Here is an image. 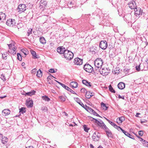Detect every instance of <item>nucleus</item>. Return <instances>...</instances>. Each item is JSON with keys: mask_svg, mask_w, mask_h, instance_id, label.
I'll return each instance as SVG.
<instances>
[{"mask_svg": "<svg viewBox=\"0 0 148 148\" xmlns=\"http://www.w3.org/2000/svg\"><path fill=\"white\" fill-rule=\"evenodd\" d=\"M114 127L116 129L119 131L120 130H121V131H122V130H123L119 126H117L116 125H115Z\"/></svg>", "mask_w": 148, "mask_h": 148, "instance_id": "obj_51", "label": "nucleus"}, {"mask_svg": "<svg viewBox=\"0 0 148 148\" xmlns=\"http://www.w3.org/2000/svg\"><path fill=\"white\" fill-rule=\"evenodd\" d=\"M114 127L116 129L119 131L120 130H121V131H122V130H123L119 126H117L116 125H115Z\"/></svg>", "mask_w": 148, "mask_h": 148, "instance_id": "obj_50", "label": "nucleus"}, {"mask_svg": "<svg viewBox=\"0 0 148 148\" xmlns=\"http://www.w3.org/2000/svg\"><path fill=\"white\" fill-rule=\"evenodd\" d=\"M9 50L8 51V52L12 54L13 55H14L16 53V48L15 47H13L12 48V47H9Z\"/></svg>", "mask_w": 148, "mask_h": 148, "instance_id": "obj_14", "label": "nucleus"}, {"mask_svg": "<svg viewBox=\"0 0 148 148\" xmlns=\"http://www.w3.org/2000/svg\"><path fill=\"white\" fill-rule=\"evenodd\" d=\"M92 114H93L94 115H95L97 116L100 117V116L95 111H94L92 113Z\"/></svg>", "mask_w": 148, "mask_h": 148, "instance_id": "obj_55", "label": "nucleus"}, {"mask_svg": "<svg viewBox=\"0 0 148 148\" xmlns=\"http://www.w3.org/2000/svg\"><path fill=\"white\" fill-rule=\"evenodd\" d=\"M35 92V91L34 90H31L30 92L25 93V95H28L31 96L32 95L34 94Z\"/></svg>", "mask_w": 148, "mask_h": 148, "instance_id": "obj_30", "label": "nucleus"}, {"mask_svg": "<svg viewBox=\"0 0 148 148\" xmlns=\"http://www.w3.org/2000/svg\"><path fill=\"white\" fill-rule=\"evenodd\" d=\"M81 91L82 92H85L86 91V90L85 89L83 88L81 89Z\"/></svg>", "mask_w": 148, "mask_h": 148, "instance_id": "obj_60", "label": "nucleus"}, {"mask_svg": "<svg viewBox=\"0 0 148 148\" xmlns=\"http://www.w3.org/2000/svg\"><path fill=\"white\" fill-rule=\"evenodd\" d=\"M42 74L41 71L40 69H39L37 73V76L38 77H41L42 76Z\"/></svg>", "mask_w": 148, "mask_h": 148, "instance_id": "obj_29", "label": "nucleus"}, {"mask_svg": "<svg viewBox=\"0 0 148 148\" xmlns=\"http://www.w3.org/2000/svg\"><path fill=\"white\" fill-rule=\"evenodd\" d=\"M2 143L4 144H6L8 142V139L6 137L4 136L1 139Z\"/></svg>", "mask_w": 148, "mask_h": 148, "instance_id": "obj_27", "label": "nucleus"}, {"mask_svg": "<svg viewBox=\"0 0 148 148\" xmlns=\"http://www.w3.org/2000/svg\"><path fill=\"white\" fill-rule=\"evenodd\" d=\"M103 63V62L102 60L100 58H97L94 61V64L96 70H97V69L99 68L100 69H101Z\"/></svg>", "mask_w": 148, "mask_h": 148, "instance_id": "obj_2", "label": "nucleus"}, {"mask_svg": "<svg viewBox=\"0 0 148 148\" xmlns=\"http://www.w3.org/2000/svg\"><path fill=\"white\" fill-rule=\"evenodd\" d=\"M106 119L108 122L114 127L116 124L114 122L110 121L107 119L106 118Z\"/></svg>", "mask_w": 148, "mask_h": 148, "instance_id": "obj_41", "label": "nucleus"}, {"mask_svg": "<svg viewBox=\"0 0 148 148\" xmlns=\"http://www.w3.org/2000/svg\"><path fill=\"white\" fill-rule=\"evenodd\" d=\"M125 120V118L123 116H121L118 118L117 119L116 121L117 123L119 124L122 123L123 121Z\"/></svg>", "mask_w": 148, "mask_h": 148, "instance_id": "obj_23", "label": "nucleus"}, {"mask_svg": "<svg viewBox=\"0 0 148 148\" xmlns=\"http://www.w3.org/2000/svg\"><path fill=\"white\" fill-rule=\"evenodd\" d=\"M71 87L73 88H76L77 87L78 84L77 82H72L70 83Z\"/></svg>", "mask_w": 148, "mask_h": 148, "instance_id": "obj_22", "label": "nucleus"}, {"mask_svg": "<svg viewBox=\"0 0 148 148\" xmlns=\"http://www.w3.org/2000/svg\"><path fill=\"white\" fill-rule=\"evenodd\" d=\"M74 100L75 101L78 103L80 105H81L82 107L84 108H85L86 105L84 104L78 98H74Z\"/></svg>", "mask_w": 148, "mask_h": 148, "instance_id": "obj_16", "label": "nucleus"}, {"mask_svg": "<svg viewBox=\"0 0 148 148\" xmlns=\"http://www.w3.org/2000/svg\"><path fill=\"white\" fill-rule=\"evenodd\" d=\"M142 143L144 146L148 147V142L147 141H144V142H142Z\"/></svg>", "mask_w": 148, "mask_h": 148, "instance_id": "obj_44", "label": "nucleus"}, {"mask_svg": "<svg viewBox=\"0 0 148 148\" xmlns=\"http://www.w3.org/2000/svg\"><path fill=\"white\" fill-rule=\"evenodd\" d=\"M104 130H105L107 135L108 137H112V134L110 130L108 128V127H106L104 129Z\"/></svg>", "mask_w": 148, "mask_h": 148, "instance_id": "obj_17", "label": "nucleus"}, {"mask_svg": "<svg viewBox=\"0 0 148 148\" xmlns=\"http://www.w3.org/2000/svg\"><path fill=\"white\" fill-rule=\"evenodd\" d=\"M118 98L119 99H124V96H121L120 95H118Z\"/></svg>", "mask_w": 148, "mask_h": 148, "instance_id": "obj_59", "label": "nucleus"}, {"mask_svg": "<svg viewBox=\"0 0 148 148\" xmlns=\"http://www.w3.org/2000/svg\"><path fill=\"white\" fill-rule=\"evenodd\" d=\"M26 6L25 4H21L18 6L17 10L18 12H22L26 10Z\"/></svg>", "mask_w": 148, "mask_h": 148, "instance_id": "obj_10", "label": "nucleus"}, {"mask_svg": "<svg viewBox=\"0 0 148 148\" xmlns=\"http://www.w3.org/2000/svg\"><path fill=\"white\" fill-rule=\"evenodd\" d=\"M84 70L87 72L91 73L92 71L93 68L89 64H85L84 66Z\"/></svg>", "mask_w": 148, "mask_h": 148, "instance_id": "obj_7", "label": "nucleus"}, {"mask_svg": "<svg viewBox=\"0 0 148 148\" xmlns=\"http://www.w3.org/2000/svg\"><path fill=\"white\" fill-rule=\"evenodd\" d=\"M64 47H58L57 48V52L60 54H64L66 51Z\"/></svg>", "mask_w": 148, "mask_h": 148, "instance_id": "obj_13", "label": "nucleus"}, {"mask_svg": "<svg viewBox=\"0 0 148 148\" xmlns=\"http://www.w3.org/2000/svg\"><path fill=\"white\" fill-rule=\"evenodd\" d=\"M2 58L3 59L6 60L7 58V53L6 52L4 53L3 54L2 53Z\"/></svg>", "mask_w": 148, "mask_h": 148, "instance_id": "obj_39", "label": "nucleus"}, {"mask_svg": "<svg viewBox=\"0 0 148 148\" xmlns=\"http://www.w3.org/2000/svg\"><path fill=\"white\" fill-rule=\"evenodd\" d=\"M64 57L68 60H71L73 57V54L71 51L67 50L64 54Z\"/></svg>", "mask_w": 148, "mask_h": 148, "instance_id": "obj_3", "label": "nucleus"}, {"mask_svg": "<svg viewBox=\"0 0 148 148\" xmlns=\"http://www.w3.org/2000/svg\"><path fill=\"white\" fill-rule=\"evenodd\" d=\"M135 14L136 16L139 15H141L143 13L142 10L140 8H136L134 10Z\"/></svg>", "mask_w": 148, "mask_h": 148, "instance_id": "obj_11", "label": "nucleus"}, {"mask_svg": "<svg viewBox=\"0 0 148 148\" xmlns=\"http://www.w3.org/2000/svg\"><path fill=\"white\" fill-rule=\"evenodd\" d=\"M40 41L41 43L43 44L46 43V41L45 38L43 37L40 38Z\"/></svg>", "mask_w": 148, "mask_h": 148, "instance_id": "obj_33", "label": "nucleus"}, {"mask_svg": "<svg viewBox=\"0 0 148 148\" xmlns=\"http://www.w3.org/2000/svg\"><path fill=\"white\" fill-rule=\"evenodd\" d=\"M82 63V60L78 58H75L74 60V64L77 65H81Z\"/></svg>", "mask_w": 148, "mask_h": 148, "instance_id": "obj_12", "label": "nucleus"}, {"mask_svg": "<svg viewBox=\"0 0 148 148\" xmlns=\"http://www.w3.org/2000/svg\"><path fill=\"white\" fill-rule=\"evenodd\" d=\"M91 119V120L93 121L97 126L102 128L104 130L106 127V126L101 120L99 119L98 120L92 118Z\"/></svg>", "mask_w": 148, "mask_h": 148, "instance_id": "obj_1", "label": "nucleus"}, {"mask_svg": "<svg viewBox=\"0 0 148 148\" xmlns=\"http://www.w3.org/2000/svg\"><path fill=\"white\" fill-rule=\"evenodd\" d=\"M110 70L109 68H104L100 69V73L103 76L107 75L110 72Z\"/></svg>", "mask_w": 148, "mask_h": 148, "instance_id": "obj_4", "label": "nucleus"}, {"mask_svg": "<svg viewBox=\"0 0 148 148\" xmlns=\"http://www.w3.org/2000/svg\"><path fill=\"white\" fill-rule=\"evenodd\" d=\"M140 141H142V142H144V141H145V140H144L142 138H140Z\"/></svg>", "mask_w": 148, "mask_h": 148, "instance_id": "obj_64", "label": "nucleus"}, {"mask_svg": "<svg viewBox=\"0 0 148 148\" xmlns=\"http://www.w3.org/2000/svg\"><path fill=\"white\" fill-rule=\"evenodd\" d=\"M53 78H55V77H53L52 75H50L49 76L47 77V79L48 81L49 80H51V79H53Z\"/></svg>", "mask_w": 148, "mask_h": 148, "instance_id": "obj_48", "label": "nucleus"}, {"mask_svg": "<svg viewBox=\"0 0 148 148\" xmlns=\"http://www.w3.org/2000/svg\"><path fill=\"white\" fill-rule=\"evenodd\" d=\"M100 136V134L98 132H96L94 133L92 136V138L94 141H97L99 140Z\"/></svg>", "mask_w": 148, "mask_h": 148, "instance_id": "obj_6", "label": "nucleus"}, {"mask_svg": "<svg viewBox=\"0 0 148 148\" xmlns=\"http://www.w3.org/2000/svg\"><path fill=\"white\" fill-rule=\"evenodd\" d=\"M31 51V54L33 56L34 58L35 59L37 58V57H36V52L32 50Z\"/></svg>", "mask_w": 148, "mask_h": 148, "instance_id": "obj_38", "label": "nucleus"}, {"mask_svg": "<svg viewBox=\"0 0 148 148\" xmlns=\"http://www.w3.org/2000/svg\"><path fill=\"white\" fill-rule=\"evenodd\" d=\"M40 8L43 10L47 7V2L46 0H41L40 2Z\"/></svg>", "mask_w": 148, "mask_h": 148, "instance_id": "obj_9", "label": "nucleus"}, {"mask_svg": "<svg viewBox=\"0 0 148 148\" xmlns=\"http://www.w3.org/2000/svg\"><path fill=\"white\" fill-rule=\"evenodd\" d=\"M86 110H87V111L89 112L90 113H91L92 114L94 110L92 109L91 108L87 106H86L85 108H84Z\"/></svg>", "mask_w": 148, "mask_h": 148, "instance_id": "obj_31", "label": "nucleus"}, {"mask_svg": "<svg viewBox=\"0 0 148 148\" xmlns=\"http://www.w3.org/2000/svg\"><path fill=\"white\" fill-rule=\"evenodd\" d=\"M94 93L93 92H91L90 91H86L85 95L86 98L87 99L90 98L92 96H93Z\"/></svg>", "mask_w": 148, "mask_h": 148, "instance_id": "obj_19", "label": "nucleus"}, {"mask_svg": "<svg viewBox=\"0 0 148 148\" xmlns=\"http://www.w3.org/2000/svg\"><path fill=\"white\" fill-rule=\"evenodd\" d=\"M17 59H18L21 61L22 60V57L20 53H17Z\"/></svg>", "mask_w": 148, "mask_h": 148, "instance_id": "obj_43", "label": "nucleus"}, {"mask_svg": "<svg viewBox=\"0 0 148 148\" xmlns=\"http://www.w3.org/2000/svg\"><path fill=\"white\" fill-rule=\"evenodd\" d=\"M10 113V111L8 109H4L2 111V115L5 116L8 115Z\"/></svg>", "mask_w": 148, "mask_h": 148, "instance_id": "obj_21", "label": "nucleus"}, {"mask_svg": "<svg viewBox=\"0 0 148 148\" xmlns=\"http://www.w3.org/2000/svg\"><path fill=\"white\" fill-rule=\"evenodd\" d=\"M138 134L140 136H142L143 135V132L142 131H140L138 132Z\"/></svg>", "mask_w": 148, "mask_h": 148, "instance_id": "obj_56", "label": "nucleus"}, {"mask_svg": "<svg viewBox=\"0 0 148 148\" xmlns=\"http://www.w3.org/2000/svg\"><path fill=\"white\" fill-rule=\"evenodd\" d=\"M108 46L107 42L105 40L101 41L99 44V46Z\"/></svg>", "mask_w": 148, "mask_h": 148, "instance_id": "obj_25", "label": "nucleus"}, {"mask_svg": "<svg viewBox=\"0 0 148 148\" xmlns=\"http://www.w3.org/2000/svg\"><path fill=\"white\" fill-rule=\"evenodd\" d=\"M129 7L131 9H135L136 7V3L134 1H132L128 4Z\"/></svg>", "mask_w": 148, "mask_h": 148, "instance_id": "obj_15", "label": "nucleus"}, {"mask_svg": "<svg viewBox=\"0 0 148 148\" xmlns=\"http://www.w3.org/2000/svg\"><path fill=\"white\" fill-rule=\"evenodd\" d=\"M96 48V47H91L90 48V52L92 54L95 53L97 51Z\"/></svg>", "mask_w": 148, "mask_h": 148, "instance_id": "obj_24", "label": "nucleus"}, {"mask_svg": "<svg viewBox=\"0 0 148 148\" xmlns=\"http://www.w3.org/2000/svg\"><path fill=\"white\" fill-rule=\"evenodd\" d=\"M83 127H84V131L86 132H88L89 130V128H88L86 125H84Z\"/></svg>", "mask_w": 148, "mask_h": 148, "instance_id": "obj_45", "label": "nucleus"}, {"mask_svg": "<svg viewBox=\"0 0 148 148\" xmlns=\"http://www.w3.org/2000/svg\"><path fill=\"white\" fill-rule=\"evenodd\" d=\"M119 89L122 90L125 87V84L123 82H120L117 85Z\"/></svg>", "mask_w": 148, "mask_h": 148, "instance_id": "obj_20", "label": "nucleus"}, {"mask_svg": "<svg viewBox=\"0 0 148 148\" xmlns=\"http://www.w3.org/2000/svg\"><path fill=\"white\" fill-rule=\"evenodd\" d=\"M82 82L83 84L87 86H91V83L86 80H82Z\"/></svg>", "mask_w": 148, "mask_h": 148, "instance_id": "obj_26", "label": "nucleus"}, {"mask_svg": "<svg viewBox=\"0 0 148 148\" xmlns=\"http://www.w3.org/2000/svg\"><path fill=\"white\" fill-rule=\"evenodd\" d=\"M101 107H102L103 109L105 110H106L108 108V107H107L106 104L103 102H101Z\"/></svg>", "mask_w": 148, "mask_h": 148, "instance_id": "obj_35", "label": "nucleus"}, {"mask_svg": "<svg viewBox=\"0 0 148 148\" xmlns=\"http://www.w3.org/2000/svg\"><path fill=\"white\" fill-rule=\"evenodd\" d=\"M8 45V46H14L15 45V42L14 41H12L11 44Z\"/></svg>", "mask_w": 148, "mask_h": 148, "instance_id": "obj_52", "label": "nucleus"}, {"mask_svg": "<svg viewBox=\"0 0 148 148\" xmlns=\"http://www.w3.org/2000/svg\"><path fill=\"white\" fill-rule=\"evenodd\" d=\"M136 70L138 71H140V65H139L138 66H136Z\"/></svg>", "mask_w": 148, "mask_h": 148, "instance_id": "obj_58", "label": "nucleus"}, {"mask_svg": "<svg viewBox=\"0 0 148 148\" xmlns=\"http://www.w3.org/2000/svg\"><path fill=\"white\" fill-rule=\"evenodd\" d=\"M0 78L2 80H3V81H5L6 80V79L4 75H1L0 77Z\"/></svg>", "mask_w": 148, "mask_h": 148, "instance_id": "obj_49", "label": "nucleus"}, {"mask_svg": "<svg viewBox=\"0 0 148 148\" xmlns=\"http://www.w3.org/2000/svg\"><path fill=\"white\" fill-rule=\"evenodd\" d=\"M59 98L60 99L61 101L62 102H64L65 101V98L64 96H60Z\"/></svg>", "mask_w": 148, "mask_h": 148, "instance_id": "obj_42", "label": "nucleus"}, {"mask_svg": "<svg viewBox=\"0 0 148 148\" xmlns=\"http://www.w3.org/2000/svg\"><path fill=\"white\" fill-rule=\"evenodd\" d=\"M107 47H99V48H101L102 49L105 50L106 48Z\"/></svg>", "mask_w": 148, "mask_h": 148, "instance_id": "obj_61", "label": "nucleus"}, {"mask_svg": "<svg viewBox=\"0 0 148 148\" xmlns=\"http://www.w3.org/2000/svg\"><path fill=\"white\" fill-rule=\"evenodd\" d=\"M21 51L23 53L25 56H26L28 54V51L26 49H22Z\"/></svg>", "mask_w": 148, "mask_h": 148, "instance_id": "obj_36", "label": "nucleus"}, {"mask_svg": "<svg viewBox=\"0 0 148 148\" xmlns=\"http://www.w3.org/2000/svg\"><path fill=\"white\" fill-rule=\"evenodd\" d=\"M90 148H94V147L92 144L90 145Z\"/></svg>", "mask_w": 148, "mask_h": 148, "instance_id": "obj_63", "label": "nucleus"}, {"mask_svg": "<svg viewBox=\"0 0 148 148\" xmlns=\"http://www.w3.org/2000/svg\"><path fill=\"white\" fill-rule=\"evenodd\" d=\"M5 17L6 15L5 13L2 12H0V21L5 19Z\"/></svg>", "mask_w": 148, "mask_h": 148, "instance_id": "obj_28", "label": "nucleus"}, {"mask_svg": "<svg viewBox=\"0 0 148 148\" xmlns=\"http://www.w3.org/2000/svg\"><path fill=\"white\" fill-rule=\"evenodd\" d=\"M32 29L31 28H29L27 32V33L28 34V36H29L32 33Z\"/></svg>", "mask_w": 148, "mask_h": 148, "instance_id": "obj_47", "label": "nucleus"}, {"mask_svg": "<svg viewBox=\"0 0 148 148\" xmlns=\"http://www.w3.org/2000/svg\"><path fill=\"white\" fill-rule=\"evenodd\" d=\"M26 112V108H25L22 107L19 109V112L22 114L25 112Z\"/></svg>", "mask_w": 148, "mask_h": 148, "instance_id": "obj_34", "label": "nucleus"}, {"mask_svg": "<svg viewBox=\"0 0 148 148\" xmlns=\"http://www.w3.org/2000/svg\"><path fill=\"white\" fill-rule=\"evenodd\" d=\"M27 105L29 107H32L33 106V101H29V102H28L27 101Z\"/></svg>", "mask_w": 148, "mask_h": 148, "instance_id": "obj_37", "label": "nucleus"}, {"mask_svg": "<svg viewBox=\"0 0 148 148\" xmlns=\"http://www.w3.org/2000/svg\"><path fill=\"white\" fill-rule=\"evenodd\" d=\"M6 24L8 26L13 27L15 25L16 21L14 19H9L7 21Z\"/></svg>", "mask_w": 148, "mask_h": 148, "instance_id": "obj_5", "label": "nucleus"}, {"mask_svg": "<svg viewBox=\"0 0 148 148\" xmlns=\"http://www.w3.org/2000/svg\"><path fill=\"white\" fill-rule=\"evenodd\" d=\"M3 137L2 134L0 133V139L1 140Z\"/></svg>", "mask_w": 148, "mask_h": 148, "instance_id": "obj_62", "label": "nucleus"}, {"mask_svg": "<svg viewBox=\"0 0 148 148\" xmlns=\"http://www.w3.org/2000/svg\"><path fill=\"white\" fill-rule=\"evenodd\" d=\"M132 17V15L130 14H128L124 16V19L127 21V22H129L131 20Z\"/></svg>", "mask_w": 148, "mask_h": 148, "instance_id": "obj_18", "label": "nucleus"}, {"mask_svg": "<svg viewBox=\"0 0 148 148\" xmlns=\"http://www.w3.org/2000/svg\"><path fill=\"white\" fill-rule=\"evenodd\" d=\"M109 90L111 92L113 93H115V91L113 89V88L112 87L111 85H110L109 86Z\"/></svg>", "mask_w": 148, "mask_h": 148, "instance_id": "obj_40", "label": "nucleus"}, {"mask_svg": "<svg viewBox=\"0 0 148 148\" xmlns=\"http://www.w3.org/2000/svg\"><path fill=\"white\" fill-rule=\"evenodd\" d=\"M42 98L43 100L47 101L48 102L50 100V99L46 95L42 96Z\"/></svg>", "mask_w": 148, "mask_h": 148, "instance_id": "obj_32", "label": "nucleus"}, {"mask_svg": "<svg viewBox=\"0 0 148 148\" xmlns=\"http://www.w3.org/2000/svg\"><path fill=\"white\" fill-rule=\"evenodd\" d=\"M49 71L51 73H54L56 72V69L54 70V69H49Z\"/></svg>", "mask_w": 148, "mask_h": 148, "instance_id": "obj_46", "label": "nucleus"}, {"mask_svg": "<svg viewBox=\"0 0 148 148\" xmlns=\"http://www.w3.org/2000/svg\"><path fill=\"white\" fill-rule=\"evenodd\" d=\"M23 26V24L22 23H19L18 24L17 27L18 29H19Z\"/></svg>", "mask_w": 148, "mask_h": 148, "instance_id": "obj_53", "label": "nucleus"}, {"mask_svg": "<svg viewBox=\"0 0 148 148\" xmlns=\"http://www.w3.org/2000/svg\"><path fill=\"white\" fill-rule=\"evenodd\" d=\"M56 81L58 82L59 84H60V85H61L65 89L67 90L68 91H69L70 92H71L72 93L76 94V92L73 91V90H72L70 88H69L64 85V84H63L60 82H59L58 81Z\"/></svg>", "mask_w": 148, "mask_h": 148, "instance_id": "obj_8", "label": "nucleus"}, {"mask_svg": "<svg viewBox=\"0 0 148 148\" xmlns=\"http://www.w3.org/2000/svg\"><path fill=\"white\" fill-rule=\"evenodd\" d=\"M36 71V69H34L31 71V72L32 73L35 74Z\"/></svg>", "mask_w": 148, "mask_h": 148, "instance_id": "obj_57", "label": "nucleus"}, {"mask_svg": "<svg viewBox=\"0 0 148 148\" xmlns=\"http://www.w3.org/2000/svg\"><path fill=\"white\" fill-rule=\"evenodd\" d=\"M121 131L126 136H127L128 134V132L125 131L123 130H122Z\"/></svg>", "mask_w": 148, "mask_h": 148, "instance_id": "obj_54", "label": "nucleus"}]
</instances>
